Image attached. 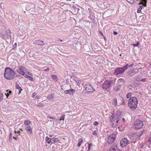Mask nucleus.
Wrapping results in <instances>:
<instances>
[{
	"label": "nucleus",
	"mask_w": 151,
	"mask_h": 151,
	"mask_svg": "<svg viewBox=\"0 0 151 151\" xmlns=\"http://www.w3.org/2000/svg\"><path fill=\"white\" fill-rule=\"evenodd\" d=\"M15 74V72L11 68L7 67L5 68L4 76L6 79H13L14 78Z\"/></svg>",
	"instance_id": "obj_1"
},
{
	"label": "nucleus",
	"mask_w": 151,
	"mask_h": 151,
	"mask_svg": "<svg viewBox=\"0 0 151 151\" xmlns=\"http://www.w3.org/2000/svg\"><path fill=\"white\" fill-rule=\"evenodd\" d=\"M138 101L135 97H131L128 101V106L129 108L132 110L136 109L137 107Z\"/></svg>",
	"instance_id": "obj_2"
},
{
	"label": "nucleus",
	"mask_w": 151,
	"mask_h": 151,
	"mask_svg": "<svg viewBox=\"0 0 151 151\" xmlns=\"http://www.w3.org/2000/svg\"><path fill=\"white\" fill-rule=\"evenodd\" d=\"M128 64H126L122 67H118L116 68L114 74L115 75H118L123 73L128 68Z\"/></svg>",
	"instance_id": "obj_3"
},
{
	"label": "nucleus",
	"mask_w": 151,
	"mask_h": 151,
	"mask_svg": "<svg viewBox=\"0 0 151 151\" xmlns=\"http://www.w3.org/2000/svg\"><path fill=\"white\" fill-rule=\"evenodd\" d=\"M113 116V115H111L109 117V122L110 123H111L112 127L115 128L119 124L120 122L119 119L114 118V117Z\"/></svg>",
	"instance_id": "obj_4"
},
{
	"label": "nucleus",
	"mask_w": 151,
	"mask_h": 151,
	"mask_svg": "<svg viewBox=\"0 0 151 151\" xmlns=\"http://www.w3.org/2000/svg\"><path fill=\"white\" fill-rule=\"evenodd\" d=\"M143 122H144L141 120L137 119L135 120L134 123V125L135 126V129L138 130L142 128L144 125Z\"/></svg>",
	"instance_id": "obj_5"
},
{
	"label": "nucleus",
	"mask_w": 151,
	"mask_h": 151,
	"mask_svg": "<svg viewBox=\"0 0 151 151\" xmlns=\"http://www.w3.org/2000/svg\"><path fill=\"white\" fill-rule=\"evenodd\" d=\"M138 71V70L136 68L131 69L127 72V75L129 77H131L137 73Z\"/></svg>",
	"instance_id": "obj_6"
},
{
	"label": "nucleus",
	"mask_w": 151,
	"mask_h": 151,
	"mask_svg": "<svg viewBox=\"0 0 151 151\" xmlns=\"http://www.w3.org/2000/svg\"><path fill=\"white\" fill-rule=\"evenodd\" d=\"M116 138V134H112L108 137L107 142L108 144H111L114 142Z\"/></svg>",
	"instance_id": "obj_7"
},
{
	"label": "nucleus",
	"mask_w": 151,
	"mask_h": 151,
	"mask_svg": "<svg viewBox=\"0 0 151 151\" xmlns=\"http://www.w3.org/2000/svg\"><path fill=\"white\" fill-rule=\"evenodd\" d=\"M129 141L126 138H123L120 142V146L122 147H124L129 144Z\"/></svg>",
	"instance_id": "obj_8"
},
{
	"label": "nucleus",
	"mask_w": 151,
	"mask_h": 151,
	"mask_svg": "<svg viewBox=\"0 0 151 151\" xmlns=\"http://www.w3.org/2000/svg\"><path fill=\"white\" fill-rule=\"evenodd\" d=\"M85 89L89 93L93 92L95 89L92 87L90 84H87L85 86Z\"/></svg>",
	"instance_id": "obj_9"
},
{
	"label": "nucleus",
	"mask_w": 151,
	"mask_h": 151,
	"mask_svg": "<svg viewBox=\"0 0 151 151\" xmlns=\"http://www.w3.org/2000/svg\"><path fill=\"white\" fill-rule=\"evenodd\" d=\"M75 92V91L72 88L64 91L65 94H69L70 95H73Z\"/></svg>",
	"instance_id": "obj_10"
},
{
	"label": "nucleus",
	"mask_w": 151,
	"mask_h": 151,
	"mask_svg": "<svg viewBox=\"0 0 151 151\" xmlns=\"http://www.w3.org/2000/svg\"><path fill=\"white\" fill-rule=\"evenodd\" d=\"M111 115H113L114 118L117 119L119 120L121 118V112L120 111H118L116 112L115 114H113Z\"/></svg>",
	"instance_id": "obj_11"
},
{
	"label": "nucleus",
	"mask_w": 151,
	"mask_h": 151,
	"mask_svg": "<svg viewBox=\"0 0 151 151\" xmlns=\"http://www.w3.org/2000/svg\"><path fill=\"white\" fill-rule=\"evenodd\" d=\"M33 44L35 45H39L42 46L45 44L44 41L41 40H38L34 41Z\"/></svg>",
	"instance_id": "obj_12"
},
{
	"label": "nucleus",
	"mask_w": 151,
	"mask_h": 151,
	"mask_svg": "<svg viewBox=\"0 0 151 151\" xmlns=\"http://www.w3.org/2000/svg\"><path fill=\"white\" fill-rule=\"evenodd\" d=\"M102 86L103 88L106 90H107V89L109 88L110 86L107 83V82L106 81H105L104 83L102 84Z\"/></svg>",
	"instance_id": "obj_13"
},
{
	"label": "nucleus",
	"mask_w": 151,
	"mask_h": 151,
	"mask_svg": "<svg viewBox=\"0 0 151 151\" xmlns=\"http://www.w3.org/2000/svg\"><path fill=\"white\" fill-rule=\"evenodd\" d=\"M121 87V85L120 83H118L115 85L114 87V89L116 91H117L120 90Z\"/></svg>",
	"instance_id": "obj_14"
},
{
	"label": "nucleus",
	"mask_w": 151,
	"mask_h": 151,
	"mask_svg": "<svg viewBox=\"0 0 151 151\" xmlns=\"http://www.w3.org/2000/svg\"><path fill=\"white\" fill-rule=\"evenodd\" d=\"M129 137L130 139H135V140H138L139 139H137V135L136 133H132L129 136Z\"/></svg>",
	"instance_id": "obj_15"
},
{
	"label": "nucleus",
	"mask_w": 151,
	"mask_h": 151,
	"mask_svg": "<svg viewBox=\"0 0 151 151\" xmlns=\"http://www.w3.org/2000/svg\"><path fill=\"white\" fill-rule=\"evenodd\" d=\"M119 149L117 147L116 145H112L109 150V151H119Z\"/></svg>",
	"instance_id": "obj_16"
},
{
	"label": "nucleus",
	"mask_w": 151,
	"mask_h": 151,
	"mask_svg": "<svg viewBox=\"0 0 151 151\" xmlns=\"http://www.w3.org/2000/svg\"><path fill=\"white\" fill-rule=\"evenodd\" d=\"M25 129L27 130L29 135H31L32 133V130L31 127L29 126H26Z\"/></svg>",
	"instance_id": "obj_17"
},
{
	"label": "nucleus",
	"mask_w": 151,
	"mask_h": 151,
	"mask_svg": "<svg viewBox=\"0 0 151 151\" xmlns=\"http://www.w3.org/2000/svg\"><path fill=\"white\" fill-rule=\"evenodd\" d=\"M115 80L116 79H114V78H111L109 81L106 80V81L107 82V83L110 86L111 83L114 84V83Z\"/></svg>",
	"instance_id": "obj_18"
},
{
	"label": "nucleus",
	"mask_w": 151,
	"mask_h": 151,
	"mask_svg": "<svg viewBox=\"0 0 151 151\" xmlns=\"http://www.w3.org/2000/svg\"><path fill=\"white\" fill-rule=\"evenodd\" d=\"M28 74L29 75H26L25 76V77L27 78H28L31 81H33V78L31 76H32V74L30 73L29 72L28 73Z\"/></svg>",
	"instance_id": "obj_19"
},
{
	"label": "nucleus",
	"mask_w": 151,
	"mask_h": 151,
	"mask_svg": "<svg viewBox=\"0 0 151 151\" xmlns=\"http://www.w3.org/2000/svg\"><path fill=\"white\" fill-rule=\"evenodd\" d=\"M12 93V91L9 90H7L6 91V93H5L6 96V98H7L9 96V95L11 94Z\"/></svg>",
	"instance_id": "obj_20"
},
{
	"label": "nucleus",
	"mask_w": 151,
	"mask_h": 151,
	"mask_svg": "<svg viewBox=\"0 0 151 151\" xmlns=\"http://www.w3.org/2000/svg\"><path fill=\"white\" fill-rule=\"evenodd\" d=\"M6 33L5 34L8 38L11 37V32L10 30H8L6 31Z\"/></svg>",
	"instance_id": "obj_21"
},
{
	"label": "nucleus",
	"mask_w": 151,
	"mask_h": 151,
	"mask_svg": "<svg viewBox=\"0 0 151 151\" xmlns=\"http://www.w3.org/2000/svg\"><path fill=\"white\" fill-rule=\"evenodd\" d=\"M55 94L54 93H51L47 97V99L50 100L52 99L53 97L54 96Z\"/></svg>",
	"instance_id": "obj_22"
},
{
	"label": "nucleus",
	"mask_w": 151,
	"mask_h": 151,
	"mask_svg": "<svg viewBox=\"0 0 151 151\" xmlns=\"http://www.w3.org/2000/svg\"><path fill=\"white\" fill-rule=\"evenodd\" d=\"M58 138H53L51 139V143L57 142L58 141Z\"/></svg>",
	"instance_id": "obj_23"
},
{
	"label": "nucleus",
	"mask_w": 151,
	"mask_h": 151,
	"mask_svg": "<svg viewBox=\"0 0 151 151\" xmlns=\"http://www.w3.org/2000/svg\"><path fill=\"white\" fill-rule=\"evenodd\" d=\"M112 104L114 106H116L117 105V99L116 98L114 99L112 101Z\"/></svg>",
	"instance_id": "obj_24"
},
{
	"label": "nucleus",
	"mask_w": 151,
	"mask_h": 151,
	"mask_svg": "<svg viewBox=\"0 0 151 151\" xmlns=\"http://www.w3.org/2000/svg\"><path fill=\"white\" fill-rule=\"evenodd\" d=\"M15 87L16 89L20 91L19 93V94L21 92V91H22V90L21 88L19 85L17 84V83H16V84L15 86Z\"/></svg>",
	"instance_id": "obj_25"
},
{
	"label": "nucleus",
	"mask_w": 151,
	"mask_h": 151,
	"mask_svg": "<svg viewBox=\"0 0 151 151\" xmlns=\"http://www.w3.org/2000/svg\"><path fill=\"white\" fill-rule=\"evenodd\" d=\"M46 141L48 144L51 143V139L50 138L48 137H45Z\"/></svg>",
	"instance_id": "obj_26"
},
{
	"label": "nucleus",
	"mask_w": 151,
	"mask_h": 151,
	"mask_svg": "<svg viewBox=\"0 0 151 151\" xmlns=\"http://www.w3.org/2000/svg\"><path fill=\"white\" fill-rule=\"evenodd\" d=\"M17 72L20 75L24 76L25 74L24 72H22L20 70L19 68L17 70Z\"/></svg>",
	"instance_id": "obj_27"
},
{
	"label": "nucleus",
	"mask_w": 151,
	"mask_h": 151,
	"mask_svg": "<svg viewBox=\"0 0 151 151\" xmlns=\"http://www.w3.org/2000/svg\"><path fill=\"white\" fill-rule=\"evenodd\" d=\"M142 4L144 6H146L147 5V0H141Z\"/></svg>",
	"instance_id": "obj_28"
},
{
	"label": "nucleus",
	"mask_w": 151,
	"mask_h": 151,
	"mask_svg": "<svg viewBox=\"0 0 151 151\" xmlns=\"http://www.w3.org/2000/svg\"><path fill=\"white\" fill-rule=\"evenodd\" d=\"M24 123L25 124L29 125L31 123V122L29 120H26L24 121Z\"/></svg>",
	"instance_id": "obj_29"
},
{
	"label": "nucleus",
	"mask_w": 151,
	"mask_h": 151,
	"mask_svg": "<svg viewBox=\"0 0 151 151\" xmlns=\"http://www.w3.org/2000/svg\"><path fill=\"white\" fill-rule=\"evenodd\" d=\"M118 83H119L121 82H122L123 83H125V81L124 79L122 78H120L118 80Z\"/></svg>",
	"instance_id": "obj_30"
},
{
	"label": "nucleus",
	"mask_w": 151,
	"mask_h": 151,
	"mask_svg": "<svg viewBox=\"0 0 151 151\" xmlns=\"http://www.w3.org/2000/svg\"><path fill=\"white\" fill-rule=\"evenodd\" d=\"M145 130H142L141 132H140V133H139V135H137L138 137L137 138V139H139V138H140L142 134L143 133Z\"/></svg>",
	"instance_id": "obj_31"
},
{
	"label": "nucleus",
	"mask_w": 151,
	"mask_h": 151,
	"mask_svg": "<svg viewBox=\"0 0 151 151\" xmlns=\"http://www.w3.org/2000/svg\"><path fill=\"white\" fill-rule=\"evenodd\" d=\"M143 6H144L143 4H142V5L139 6V8L137 9V12L138 13H139L141 11V10L142 8V7Z\"/></svg>",
	"instance_id": "obj_32"
},
{
	"label": "nucleus",
	"mask_w": 151,
	"mask_h": 151,
	"mask_svg": "<svg viewBox=\"0 0 151 151\" xmlns=\"http://www.w3.org/2000/svg\"><path fill=\"white\" fill-rule=\"evenodd\" d=\"M51 76L53 80H54L56 81H57L58 80V78L56 75H52Z\"/></svg>",
	"instance_id": "obj_33"
},
{
	"label": "nucleus",
	"mask_w": 151,
	"mask_h": 151,
	"mask_svg": "<svg viewBox=\"0 0 151 151\" xmlns=\"http://www.w3.org/2000/svg\"><path fill=\"white\" fill-rule=\"evenodd\" d=\"M19 68L20 70H21V71H22V72H24V71L25 70V68L24 66H20L19 67Z\"/></svg>",
	"instance_id": "obj_34"
},
{
	"label": "nucleus",
	"mask_w": 151,
	"mask_h": 151,
	"mask_svg": "<svg viewBox=\"0 0 151 151\" xmlns=\"http://www.w3.org/2000/svg\"><path fill=\"white\" fill-rule=\"evenodd\" d=\"M16 77L17 78H18L19 79H21L22 78H23V77H22V76L18 74L16 76Z\"/></svg>",
	"instance_id": "obj_35"
},
{
	"label": "nucleus",
	"mask_w": 151,
	"mask_h": 151,
	"mask_svg": "<svg viewBox=\"0 0 151 151\" xmlns=\"http://www.w3.org/2000/svg\"><path fill=\"white\" fill-rule=\"evenodd\" d=\"M139 45V43L138 42H137L135 44H132V45L134 47H135V46L138 47Z\"/></svg>",
	"instance_id": "obj_36"
},
{
	"label": "nucleus",
	"mask_w": 151,
	"mask_h": 151,
	"mask_svg": "<svg viewBox=\"0 0 151 151\" xmlns=\"http://www.w3.org/2000/svg\"><path fill=\"white\" fill-rule=\"evenodd\" d=\"M37 105L38 107H42L44 106V104L43 103H39Z\"/></svg>",
	"instance_id": "obj_37"
},
{
	"label": "nucleus",
	"mask_w": 151,
	"mask_h": 151,
	"mask_svg": "<svg viewBox=\"0 0 151 151\" xmlns=\"http://www.w3.org/2000/svg\"><path fill=\"white\" fill-rule=\"evenodd\" d=\"M65 118V115H63L61 116V117L60 118V120H63V121H62V123H63V120H64V118Z\"/></svg>",
	"instance_id": "obj_38"
},
{
	"label": "nucleus",
	"mask_w": 151,
	"mask_h": 151,
	"mask_svg": "<svg viewBox=\"0 0 151 151\" xmlns=\"http://www.w3.org/2000/svg\"><path fill=\"white\" fill-rule=\"evenodd\" d=\"M132 96V93H128L126 95V97L127 98H129Z\"/></svg>",
	"instance_id": "obj_39"
},
{
	"label": "nucleus",
	"mask_w": 151,
	"mask_h": 151,
	"mask_svg": "<svg viewBox=\"0 0 151 151\" xmlns=\"http://www.w3.org/2000/svg\"><path fill=\"white\" fill-rule=\"evenodd\" d=\"M75 81L76 82V83L77 84V85L78 86H79L81 83V82L79 80H77Z\"/></svg>",
	"instance_id": "obj_40"
},
{
	"label": "nucleus",
	"mask_w": 151,
	"mask_h": 151,
	"mask_svg": "<svg viewBox=\"0 0 151 151\" xmlns=\"http://www.w3.org/2000/svg\"><path fill=\"white\" fill-rule=\"evenodd\" d=\"M129 3L133 4L134 3V0H127Z\"/></svg>",
	"instance_id": "obj_41"
},
{
	"label": "nucleus",
	"mask_w": 151,
	"mask_h": 151,
	"mask_svg": "<svg viewBox=\"0 0 151 151\" xmlns=\"http://www.w3.org/2000/svg\"><path fill=\"white\" fill-rule=\"evenodd\" d=\"M14 132L15 133H17V135H20L21 132L19 131H17L16 130H15Z\"/></svg>",
	"instance_id": "obj_42"
},
{
	"label": "nucleus",
	"mask_w": 151,
	"mask_h": 151,
	"mask_svg": "<svg viewBox=\"0 0 151 151\" xmlns=\"http://www.w3.org/2000/svg\"><path fill=\"white\" fill-rule=\"evenodd\" d=\"M3 96V94L2 93H0V101H2V97Z\"/></svg>",
	"instance_id": "obj_43"
},
{
	"label": "nucleus",
	"mask_w": 151,
	"mask_h": 151,
	"mask_svg": "<svg viewBox=\"0 0 151 151\" xmlns=\"http://www.w3.org/2000/svg\"><path fill=\"white\" fill-rule=\"evenodd\" d=\"M83 139L81 138H80L78 139V143L81 144L83 142Z\"/></svg>",
	"instance_id": "obj_44"
},
{
	"label": "nucleus",
	"mask_w": 151,
	"mask_h": 151,
	"mask_svg": "<svg viewBox=\"0 0 151 151\" xmlns=\"http://www.w3.org/2000/svg\"><path fill=\"white\" fill-rule=\"evenodd\" d=\"M147 79L146 78H142L141 79L140 81L143 82H145L146 81Z\"/></svg>",
	"instance_id": "obj_45"
},
{
	"label": "nucleus",
	"mask_w": 151,
	"mask_h": 151,
	"mask_svg": "<svg viewBox=\"0 0 151 151\" xmlns=\"http://www.w3.org/2000/svg\"><path fill=\"white\" fill-rule=\"evenodd\" d=\"M99 124V123L97 122H95L93 123V125L95 126H97Z\"/></svg>",
	"instance_id": "obj_46"
},
{
	"label": "nucleus",
	"mask_w": 151,
	"mask_h": 151,
	"mask_svg": "<svg viewBox=\"0 0 151 151\" xmlns=\"http://www.w3.org/2000/svg\"><path fill=\"white\" fill-rule=\"evenodd\" d=\"M140 77H139V78H137L136 79V81H137V82H139V81H140Z\"/></svg>",
	"instance_id": "obj_47"
},
{
	"label": "nucleus",
	"mask_w": 151,
	"mask_h": 151,
	"mask_svg": "<svg viewBox=\"0 0 151 151\" xmlns=\"http://www.w3.org/2000/svg\"><path fill=\"white\" fill-rule=\"evenodd\" d=\"M47 117L48 118H50V119H53V117H51V116H49V115H48V116H47Z\"/></svg>",
	"instance_id": "obj_48"
},
{
	"label": "nucleus",
	"mask_w": 151,
	"mask_h": 151,
	"mask_svg": "<svg viewBox=\"0 0 151 151\" xmlns=\"http://www.w3.org/2000/svg\"><path fill=\"white\" fill-rule=\"evenodd\" d=\"M92 134L93 135H96V131H94L93 133H92Z\"/></svg>",
	"instance_id": "obj_49"
},
{
	"label": "nucleus",
	"mask_w": 151,
	"mask_h": 151,
	"mask_svg": "<svg viewBox=\"0 0 151 151\" xmlns=\"http://www.w3.org/2000/svg\"><path fill=\"white\" fill-rule=\"evenodd\" d=\"M133 65V64H130V65H128V67H132Z\"/></svg>",
	"instance_id": "obj_50"
},
{
	"label": "nucleus",
	"mask_w": 151,
	"mask_h": 151,
	"mask_svg": "<svg viewBox=\"0 0 151 151\" xmlns=\"http://www.w3.org/2000/svg\"><path fill=\"white\" fill-rule=\"evenodd\" d=\"M148 141L151 144V138H149L148 139Z\"/></svg>",
	"instance_id": "obj_51"
},
{
	"label": "nucleus",
	"mask_w": 151,
	"mask_h": 151,
	"mask_svg": "<svg viewBox=\"0 0 151 151\" xmlns=\"http://www.w3.org/2000/svg\"><path fill=\"white\" fill-rule=\"evenodd\" d=\"M117 32H116V31H114L113 32V34L114 35H116L117 34Z\"/></svg>",
	"instance_id": "obj_52"
},
{
	"label": "nucleus",
	"mask_w": 151,
	"mask_h": 151,
	"mask_svg": "<svg viewBox=\"0 0 151 151\" xmlns=\"http://www.w3.org/2000/svg\"><path fill=\"white\" fill-rule=\"evenodd\" d=\"M99 34L101 35H102V36H103L104 37V35H103V33H102V32H99Z\"/></svg>",
	"instance_id": "obj_53"
},
{
	"label": "nucleus",
	"mask_w": 151,
	"mask_h": 151,
	"mask_svg": "<svg viewBox=\"0 0 151 151\" xmlns=\"http://www.w3.org/2000/svg\"><path fill=\"white\" fill-rule=\"evenodd\" d=\"M49 70V68L48 67V68H47L46 69L44 70V71H47Z\"/></svg>",
	"instance_id": "obj_54"
},
{
	"label": "nucleus",
	"mask_w": 151,
	"mask_h": 151,
	"mask_svg": "<svg viewBox=\"0 0 151 151\" xmlns=\"http://www.w3.org/2000/svg\"><path fill=\"white\" fill-rule=\"evenodd\" d=\"M17 45V44L16 43H15L13 45V46L14 47H16Z\"/></svg>",
	"instance_id": "obj_55"
},
{
	"label": "nucleus",
	"mask_w": 151,
	"mask_h": 151,
	"mask_svg": "<svg viewBox=\"0 0 151 151\" xmlns=\"http://www.w3.org/2000/svg\"><path fill=\"white\" fill-rule=\"evenodd\" d=\"M81 144L78 142V143L77 144V146L78 147H80L81 146Z\"/></svg>",
	"instance_id": "obj_56"
},
{
	"label": "nucleus",
	"mask_w": 151,
	"mask_h": 151,
	"mask_svg": "<svg viewBox=\"0 0 151 151\" xmlns=\"http://www.w3.org/2000/svg\"><path fill=\"white\" fill-rule=\"evenodd\" d=\"M66 83H67L68 84V83H69V80H68V79H66Z\"/></svg>",
	"instance_id": "obj_57"
},
{
	"label": "nucleus",
	"mask_w": 151,
	"mask_h": 151,
	"mask_svg": "<svg viewBox=\"0 0 151 151\" xmlns=\"http://www.w3.org/2000/svg\"><path fill=\"white\" fill-rule=\"evenodd\" d=\"M36 95V94L35 93H33L32 94V96L33 97H34Z\"/></svg>",
	"instance_id": "obj_58"
},
{
	"label": "nucleus",
	"mask_w": 151,
	"mask_h": 151,
	"mask_svg": "<svg viewBox=\"0 0 151 151\" xmlns=\"http://www.w3.org/2000/svg\"><path fill=\"white\" fill-rule=\"evenodd\" d=\"M1 36H2V37L4 36H5L6 35L5 34H4L3 33H1Z\"/></svg>",
	"instance_id": "obj_59"
},
{
	"label": "nucleus",
	"mask_w": 151,
	"mask_h": 151,
	"mask_svg": "<svg viewBox=\"0 0 151 151\" xmlns=\"http://www.w3.org/2000/svg\"><path fill=\"white\" fill-rule=\"evenodd\" d=\"M35 99H37L39 98L40 97L39 96H37L35 97Z\"/></svg>",
	"instance_id": "obj_60"
},
{
	"label": "nucleus",
	"mask_w": 151,
	"mask_h": 151,
	"mask_svg": "<svg viewBox=\"0 0 151 151\" xmlns=\"http://www.w3.org/2000/svg\"><path fill=\"white\" fill-rule=\"evenodd\" d=\"M12 136V133H11L10 134V136L9 137V139H10V138H11V137Z\"/></svg>",
	"instance_id": "obj_61"
},
{
	"label": "nucleus",
	"mask_w": 151,
	"mask_h": 151,
	"mask_svg": "<svg viewBox=\"0 0 151 151\" xmlns=\"http://www.w3.org/2000/svg\"><path fill=\"white\" fill-rule=\"evenodd\" d=\"M88 10L89 12H90V13H91V9H90L88 8Z\"/></svg>",
	"instance_id": "obj_62"
},
{
	"label": "nucleus",
	"mask_w": 151,
	"mask_h": 151,
	"mask_svg": "<svg viewBox=\"0 0 151 151\" xmlns=\"http://www.w3.org/2000/svg\"><path fill=\"white\" fill-rule=\"evenodd\" d=\"M148 147L149 148H150L151 147V145H148Z\"/></svg>",
	"instance_id": "obj_63"
},
{
	"label": "nucleus",
	"mask_w": 151,
	"mask_h": 151,
	"mask_svg": "<svg viewBox=\"0 0 151 151\" xmlns=\"http://www.w3.org/2000/svg\"><path fill=\"white\" fill-rule=\"evenodd\" d=\"M14 139L16 140H17V139L16 137H13Z\"/></svg>",
	"instance_id": "obj_64"
}]
</instances>
